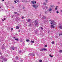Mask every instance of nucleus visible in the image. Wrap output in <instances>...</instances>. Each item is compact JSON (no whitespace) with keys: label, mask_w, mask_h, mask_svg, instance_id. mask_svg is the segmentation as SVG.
<instances>
[{"label":"nucleus","mask_w":62,"mask_h":62,"mask_svg":"<svg viewBox=\"0 0 62 62\" xmlns=\"http://www.w3.org/2000/svg\"><path fill=\"white\" fill-rule=\"evenodd\" d=\"M37 54V55H38V56H39V55L38 54Z\"/></svg>","instance_id":"64"},{"label":"nucleus","mask_w":62,"mask_h":62,"mask_svg":"<svg viewBox=\"0 0 62 62\" xmlns=\"http://www.w3.org/2000/svg\"><path fill=\"white\" fill-rule=\"evenodd\" d=\"M32 54L31 53H30L29 54V55H32Z\"/></svg>","instance_id":"34"},{"label":"nucleus","mask_w":62,"mask_h":62,"mask_svg":"<svg viewBox=\"0 0 62 62\" xmlns=\"http://www.w3.org/2000/svg\"><path fill=\"white\" fill-rule=\"evenodd\" d=\"M22 53H23V52H22V51L21 50H20L19 51V54Z\"/></svg>","instance_id":"10"},{"label":"nucleus","mask_w":62,"mask_h":62,"mask_svg":"<svg viewBox=\"0 0 62 62\" xmlns=\"http://www.w3.org/2000/svg\"><path fill=\"white\" fill-rule=\"evenodd\" d=\"M32 6L34 8H35V9H36L37 8V7H38V5H32Z\"/></svg>","instance_id":"5"},{"label":"nucleus","mask_w":62,"mask_h":62,"mask_svg":"<svg viewBox=\"0 0 62 62\" xmlns=\"http://www.w3.org/2000/svg\"><path fill=\"white\" fill-rule=\"evenodd\" d=\"M60 11L61 12H62V10H61Z\"/></svg>","instance_id":"55"},{"label":"nucleus","mask_w":62,"mask_h":62,"mask_svg":"<svg viewBox=\"0 0 62 62\" xmlns=\"http://www.w3.org/2000/svg\"><path fill=\"white\" fill-rule=\"evenodd\" d=\"M45 9V8H43V9Z\"/></svg>","instance_id":"51"},{"label":"nucleus","mask_w":62,"mask_h":62,"mask_svg":"<svg viewBox=\"0 0 62 62\" xmlns=\"http://www.w3.org/2000/svg\"><path fill=\"white\" fill-rule=\"evenodd\" d=\"M54 23H53V24L52 25H51V28H54Z\"/></svg>","instance_id":"7"},{"label":"nucleus","mask_w":62,"mask_h":62,"mask_svg":"<svg viewBox=\"0 0 62 62\" xmlns=\"http://www.w3.org/2000/svg\"><path fill=\"white\" fill-rule=\"evenodd\" d=\"M58 7L57 6H56V8H55V10H57V7Z\"/></svg>","instance_id":"25"},{"label":"nucleus","mask_w":62,"mask_h":62,"mask_svg":"<svg viewBox=\"0 0 62 62\" xmlns=\"http://www.w3.org/2000/svg\"><path fill=\"white\" fill-rule=\"evenodd\" d=\"M14 13H15V14H18V13L16 12H15Z\"/></svg>","instance_id":"31"},{"label":"nucleus","mask_w":62,"mask_h":62,"mask_svg":"<svg viewBox=\"0 0 62 62\" xmlns=\"http://www.w3.org/2000/svg\"><path fill=\"white\" fill-rule=\"evenodd\" d=\"M38 31H35V34H37V33H38Z\"/></svg>","instance_id":"15"},{"label":"nucleus","mask_w":62,"mask_h":62,"mask_svg":"<svg viewBox=\"0 0 62 62\" xmlns=\"http://www.w3.org/2000/svg\"><path fill=\"white\" fill-rule=\"evenodd\" d=\"M14 2L15 3H17V2H16V0H15Z\"/></svg>","instance_id":"42"},{"label":"nucleus","mask_w":62,"mask_h":62,"mask_svg":"<svg viewBox=\"0 0 62 62\" xmlns=\"http://www.w3.org/2000/svg\"><path fill=\"white\" fill-rule=\"evenodd\" d=\"M11 31H12V30H13V28H11Z\"/></svg>","instance_id":"29"},{"label":"nucleus","mask_w":62,"mask_h":62,"mask_svg":"<svg viewBox=\"0 0 62 62\" xmlns=\"http://www.w3.org/2000/svg\"><path fill=\"white\" fill-rule=\"evenodd\" d=\"M4 0H2L3 2H4Z\"/></svg>","instance_id":"58"},{"label":"nucleus","mask_w":62,"mask_h":62,"mask_svg":"<svg viewBox=\"0 0 62 62\" xmlns=\"http://www.w3.org/2000/svg\"><path fill=\"white\" fill-rule=\"evenodd\" d=\"M23 2H24L25 0H22Z\"/></svg>","instance_id":"35"},{"label":"nucleus","mask_w":62,"mask_h":62,"mask_svg":"<svg viewBox=\"0 0 62 62\" xmlns=\"http://www.w3.org/2000/svg\"><path fill=\"white\" fill-rule=\"evenodd\" d=\"M40 51H47V49L45 48L41 49H40Z\"/></svg>","instance_id":"3"},{"label":"nucleus","mask_w":62,"mask_h":62,"mask_svg":"<svg viewBox=\"0 0 62 62\" xmlns=\"http://www.w3.org/2000/svg\"><path fill=\"white\" fill-rule=\"evenodd\" d=\"M62 50H59V53H62Z\"/></svg>","instance_id":"19"},{"label":"nucleus","mask_w":62,"mask_h":62,"mask_svg":"<svg viewBox=\"0 0 62 62\" xmlns=\"http://www.w3.org/2000/svg\"><path fill=\"white\" fill-rule=\"evenodd\" d=\"M13 16H12V18H13Z\"/></svg>","instance_id":"60"},{"label":"nucleus","mask_w":62,"mask_h":62,"mask_svg":"<svg viewBox=\"0 0 62 62\" xmlns=\"http://www.w3.org/2000/svg\"><path fill=\"white\" fill-rule=\"evenodd\" d=\"M58 4H60V2H58Z\"/></svg>","instance_id":"54"},{"label":"nucleus","mask_w":62,"mask_h":62,"mask_svg":"<svg viewBox=\"0 0 62 62\" xmlns=\"http://www.w3.org/2000/svg\"><path fill=\"white\" fill-rule=\"evenodd\" d=\"M15 48H16V49H17L18 48H17V47H15Z\"/></svg>","instance_id":"53"},{"label":"nucleus","mask_w":62,"mask_h":62,"mask_svg":"<svg viewBox=\"0 0 62 62\" xmlns=\"http://www.w3.org/2000/svg\"><path fill=\"white\" fill-rule=\"evenodd\" d=\"M31 55H32V56H35V54H31Z\"/></svg>","instance_id":"27"},{"label":"nucleus","mask_w":62,"mask_h":62,"mask_svg":"<svg viewBox=\"0 0 62 62\" xmlns=\"http://www.w3.org/2000/svg\"><path fill=\"white\" fill-rule=\"evenodd\" d=\"M47 11H46L45 12V14H47Z\"/></svg>","instance_id":"46"},{"label":"nucleus","mask_w":62,"mask_h":62,"mask_svg":"<svg viewBox=\"0 0 62 62\" xmlns=\"http://www.w3.org/2000/svg\"><path fill=\"white\" fill-rule=\"evenodd\" d=\"M39 62H42V61L41 60H40L39 61Z\"/></svg>","instance_id":"24"},{"label":"nucleus","mask_w":62,"mask_h":62,"mask_svg":"<svg viewBox=\"0 0 62 62\" xmlns=\"http://www.w3.org/2000/svg\"><path fill=\"white\" fill-rule=\"evenodd\" d=\"M1 40L0 39V42H1Z\"/></svg>","instance_id":"63"},{"label":"nucleus","mask_w":62,"mask_h":62,"mask_svg":"<svg viewBox=\"0 0 62 62\" xmlns=\"http://www.w3.org/2000/svg\"><path fill=\"white\" fill-rule=\"evenodd\" d=\"M27 21V22H28V23H31V22H32V20L30 19H28Z\"/></svg>","instance_id":"4"},{"label":"nucleus","mask_w":62,"mask_h":62,"mask_svg":"<svg viewBox=\"0 0 62 62\" xmlns=\"http://www.w3.org/2000/svg\"><path fill=\"white\" fill-rule=\"evenodd\" d=\"M34 53H37V50H35L34 52Z\"/></svg>","instance_id":"21"},{"label":"nucleus","mask_w":62,"mask_h":62,"mask_svg":"<svg viewBox=\"0 0 62 62\" xmlns=\"http://www.w3.org/2000/svg\"><path fill=\"white\" fill-rule=\"evenodd\" d=\"M40 28L41 29V30H43V28L42 27H40Z\"/></svg>","instance_id":"20"},{"label":"nucleus","mask_w":62,"mask_h":62,"mask_svg":"<svg viewBox=\"0 0 62 62\" xmlns=\"http://www.w3.org/2000/svg\"><path fill=\"white\" fill-rule=\"evenodd\" d=\"M55 38H56V39H58V36H57L55 37Z\"/></svg>","instance_id":"28"},{"label":"nucleus","mask_w":62,"mask_h":62,"mask_svg":"<svg viewBox=\"0 0 62 62\" xmlns=\"http://www.w3.org/2000/svg\"><path fill=\"white\" fill-rule=\"evenodd\" d=\"M2 9L1 10H0V11H2Z\"/></svg>","instance_id":"62"},{"label":"nucleus","mask_w":62,"mask_h":62,"mask_svg":"<svg viewBox=\"0 0 62 62\" xmlns=\"http://www.w3.org/2000/svg\"><path fill=\"white\" fill-rule=\"evenodd\" d=\"M49 56H50L51 57H52L53 56V55H52V56H51V54H49Z\"/></svg>","instance_id":"30"},{"label":"nucleus","mask_w":62,"mask_h":62,"mask_svg":"<svg viewBox=\"0 0 62 62\" xmlns=\"http://www.w3.org/2000/svg\"><path fill=\"white\" fill-rule=\"evenodd\" d=\"M56 13H57V14H58V13H59V11H57L56 12Z\"/></svg>","instance_id":"26"},{"label":"nucleus","mask_w":62,"mask_h":62,"mask_svg":"<svg viewBox=\"0 0 62 62\" xmlns=\"http://www.w3.org/2000/svg\"><path fill=\"white\" fill-rule=\"evenodd\" d=\"M31 24H29L28 25V26H31Z\"/></svg>","instance_id":"36"},{"label":"nucleus","mask_w":62,"mask_h":62,"mask_svg":"<svg viewBox=\"0 0 62 62\" xmlns=\"http://www.w3.org/2000/svg\"><path fill=\"white\" fill-rule=\"evenodd\" d=\"M31 43H34V41H33L31 40Z\"/></svg>","instance_id":"23"},{"label":"nucleus","mask_w":62,"mask_h":62,"mask_svg":"<svg viewBox=\"0 0 62 62\" xmlns=\"http://www.w3.org/2000/svg\"><path fill=\"white\" fill-rule=\"evenodd\" d=\"M10 48L11 50H15L14 47V46L11 47Z\"/></svg>","instance_id":"6"},{"label":"nucleus","mask_w":62,"mask_h":62,"mask_svg":"<svg viewBox=\"0 0 62 62\" xmlns=\"http://www.w3.org/2000/svg\"><path fill=\"white\" fill-rule=\"evenodd\" d=\"M59 28L60 29H62V26H59Z\"/></svg>","instance_id":"11"},{"label":"nucleus","mask_w":62,"mask_h":62,"mask_svg":"<svg viewBox=\"0 0 62 62\" xmlns=\"http://www.w3.org/2000/svg\"><path fill=\"white\" fill-rule=\"evenodd\" d=\"M4 19H2V21H3H3H4Z\"/></svg>","instance_id":"57"},{"label":"nucleus","mask_w":62,"mask_h":62,"mask_svg":"<svg viewBox=\"0 0 62 62\" xmlns=\"http://www.w3.org/2000/svg\"><path fill=\"white\" fill-rule=\"evenodd\" d=\"M16 60H19V57L18 56H16Z\"/></svg>","instance_id":"12"},{"label":"nucleus","mask_w":62,"mask_h":62,"mask_svg":"<svg viewBox=\"0 0 62 62\" xmlns=\"http://www.w3.org/2000/svg\"><path fill=\"white\" fill-rule=\"evenodd\" d=\"M9 51L8 50V51H7V53H8V52Z\"/></svg>","instance_id":"59"},{"label":"nucleus","mask_w":62,"mask_h":62,"mask_svg":"<svg viewBox=\"0 0 62 62\" xmlns=\"http://www.w3.org/2000/svg\"><path fill=\"white\" fill-rule=\"evenodd\" d=\"M31 3H32L33 5H34V4H35V3H34V2L33 1H31Z\"/></svg>","instance_id":"14"},{"label":"nucleus","mask_w":62,"mask_h":62,"mask_svg":"<svg viewBox=\"0 0 62 62\" xmlns=\"http://www.w3.org/2000/svg\"><path fill=\"white\" fill-rule=\"evenodd\" d=\"M52 10V8H50L48 9V11H51Z\"/></svg>","instance_id":"9"},{"label":"nucleus","mask_w":62,"mask_h":62,"mask_svg":"<svg viewBox=\"0 0 62 62\" xmlns=\"http://www.w3.org/2000/svg\"><path fill=\"white\" fill-rule=\"evenodd\" d=\"M18 32H21V31L20 30H19L18 31Z\"/></svg>","instance_id":"50"},{"label":"nucleus","mask_w":62,"mask_h":62,"mask_svg":"<svg viewBox=\"0 0 62 62\" xmlns=\"http://www.w3.org/2000/svg\"><path fill=\"white\" fill-rule=\"evenodd\" d=\"M6 47V46L5 45H3L1 47V48L2 49L3 51L4 50V51L5 50V47Z\"/></svg>","instance_id":"2"},{"label":"nucleus","mask_w":62,"mask_h":62,"mask_svg":"<svg viewBox=\"0 0 62 62\" xmlns=\"http://www.w3.org/2000/svg\"><path fill=\"white\" fill-rule=\"evenodd\" d=\"M29 49L30 50L29 51V52H32V50L31 49V48H29Z\"/></svg>","instance_id":"22"},{"label":"nucleus","mask_w":62,"mask_h":62,"mask_svg":"<svg viewBox=\"0 0 62 62\" xmlns=\"http://www.w3.org/2000/svg\"><path fill=\"white\" fill-rule=\"evenodd\" d=\"M60 35H62V34H60L59 35V36H60Z\"/></svg>","instance_id":"49"},{"label":"nucleus","mask_w":62,"mask_h":62,"mask_svg":"<svg viewBox=\"0 0 62 62\" xmlns=\"http://www.w3.org/2000/svg\"><path fill=\"white\" fill-rule=\"evenodd\" d=\"M22 19H23L24 18V17H23V16H22Z\"/></svg>","instance_id":"43"},{"label":"nucleus","mask_w":62,"mask_h":62,"mask_svg":"<svg viewBox=\"0 0 62 62\" xmlns=\"http://www.w3.org/2000/svg\"><path fill=\"white\" fill-rule=\"evenodd\" d=\"M34 3L35 4H36V3H37V2L36 1H34Z\"/></svg>","instance_id":"44"},{"label":"nucleus","mask_w":62,"mask_h":62,"mask_svg":"<svg viewBox=\"0 0 62 62\" xmlns=\"http://www.w3.org/2000/svg\"><path fill=\"white\" fill-rule=\"evenodd\" d=\"M46 7V8L47 9V8H48V7Z\"/></svg>","instance_id":"56"},{"label":"nucleus","mask_w":62,"mask_h":62,"mask_svg":"<svg viewBox=\"0 0 62 62\" xmlns=\"http://www.w3.org/2000/svg\"><path fill=\"white\" fill-rule=\"evenodd\" d=\"M0 54H1V55H2V53H1V52H0Z\"/></svg>","instance_id":"47"},{"label":"nucleus","mask_w":62,"mask_h":62,"mask_svg":"<svg viewBox=\"0 0 62 62\" xmlns=\"http://www.w3.org/2000/svg\"><path fill=\"white\" fill-rule=\"evenodd\" d=\"M45 47H47V45H45Z\"/></svg>","instance_id":"37"},{"label":"nucleus","mask_w":62,"mask_h":62,"mask_svg":"<svg viewBox=\"0 0 62 62\" xmlns=\"http://www.w3.org/2000/svg\"><path fill=\"white\" fill-rule=\"evenodd\" d=\"M6 6H7V8H8V5H6Z\"/></svg>","instance_id":"52"},{"label":"nucleus","mask_w":62,"mask_h":62,"mask_svg":"<svg viewBox=\"0 0 62 62\" xmlns=\"http://www.w3.org/2000/svg\"><path fill=\"white\" fill-rule=\"evenodd\" d=\"M15 40H17V41H18V40H19V39H18L17 38L16 39H15Z\"/></svg>","instance_id":"18"},{"label":"nucleus","mask_w":62,"mask_h":62,"mask_svg":"<svg viewBox=\"0 0 62 62\" xmlns=\"http://www.w3.org/2000/svg\"><path fill=\"white\" fill-rule=\"evenodd\" d=\"M13 38H14V39H15V37H14Z\"/></svg>","instance_id":"61"},{"label":"nucleus","mask_w":62,"mask_h":62,"mask_svg":"<svg viewBox=\"0 0 62 62\" xmlns=\"http://www.w3.org/2000/svg\"><path fill=\"white\" fill-rule=\"evenodd\" d=\"M51 7H52V8H54V6H53V5H51Z\"/></svg>","instance_id":"41"},{"label":"nucleus","mask_w":62,"mask_h":62,"mask_svg":"<svg viewBox=\"0 0 62 62\" xmlns=\"http://www.w3.org/2000/svg\"><path fill=\"white\" fill-rule=\"evenodd\" d=\"M37 43H38L39 44V43H40V42H37Z\"/></svg>","instance_id":"45"},{"label":"nucleus","mask_w":62,"mask_h":62,"mask_svg":"<svg viewBox=\"0 0 62 62\" xmlns=\"http://www.w3.org/2000/svg\"><path fill=\"white\" fill-rule=\"evenodd\" d=\"M52 44H54V41H53L52 42H51Z\"/></svg>","instance_id":"17"},{"label":"nucleus","mask_w":62,"mask_h":62,"mask_svg":"<svg viewBox=\"0 0 62 62\" xmlns=\"http://www.w3.org/2000/svg\"><path fill=\"white\" fill-rule=\"evenodd\" d=\"M16 28L17 29H19V27L18 26H17L16 27Z\"/></svg>","instance_id":"16"},{"label":"nucleus","mask_w":62,"mask_h":62,"mask_svg":"<svg viewBox=\"0 0 62 62\" xmlns=\"http://www.w3.org/2000/svg\"><path fill=\"white\" fill-rule=\"evenodd\" d=\"M23 60H21V62H23Z\"/></svg>","instance_id":"48"},{"label":"nucleus","mask_w":62,"mask_h":62,"mask_svg":"<svg viewBox=\"0 0 62 62\" xmlns=\"http://www.w3.org/2000/svg\"><path fill=\"white\" fill-rule=\"evenodd\" d=\"M26 41L27 42H28V41H29V40L28 39L26 40Z\"/></svg>","instance_id":"32"},{"label":"nucleus","mask_w":62,"mask_h":62,"mask_svg":"<svg viewBox=\"0 0 62 62\" xmlns=\"http://www.w3.org/2000/svg\"><path fill=\"white\" fill-rule=\"evenodd\" d=\"M43 5H46V4L45 2H44L43 4Z\"/></svg>","instance_id":"33"},{"label":"nucleus","mask_w":62,"mask_h":62,"mask_svg":"<svg viewBox=\"0 0 62 62\" xmlns=\"http://www.w3.org/2000/svg\"><path fill=\"white\" fill-rule=\"evenodd\" d=\"M20 42H23V40H22L21 39L20 40Z\"/></svg>","instance_id":"40"},{"label":"nucleus","mask_w":62,"mask_h":62,"mask_svg":"<svg viewBox=\"0 0 62 62\" xmlns=\"http://www.w3.org/2000/svg\"><path fill=\"white\" fill-rule=\"evenodd\" d=\"M51 22L50 23L51 24H53V23H54V21H51Z\"/></svg>","instance_id":"13"},{"label":"nucleus","mask_w":62,"mask_h":62,"mask_svg":"<svg viewBox=\"0 0 62 62\" xmlns=\"http://www.w3.org/2000/svg\"><path fill=\"white\" fill-rule=\"evenodd\" d=\"M44 19H45L46 18V17L45 16H43Z\"/></svg>","instance_id":"39"},{"label":"nucleus","mask_w":62,"mask_h":62,"mask_svg":"<svg viewBox=\"0 0 62 62\" xmlns=\"http://www.w3.org/2000/svg\"><path fill=\"white\" fill-rule=\"evenodd\" d=\"M16 0V1H17V2H19V1H20V0Z\"/></svg>","instance_id":"38"},{"label":"nucleus","mask_w":62,"mask_h":62,"mask_svg":"<svg viewBox=\"0 0 62 62\" xmlns=\"http://www.w3.org/2000/svg\"><path fill=\"white\" fill-rule=\"evenodd\" d=\"M3 60L4 61H5L6 62L7 61V59L6 58H4L3 59Z\"/></svg>","instance_id":"8"},{"label":"nucleus","mask_w":62,"mask_h":62,"mask_svg":"<svg viewBox=\"0 0 62 62\" xmlns=\"http://www.w3.org/2000/svg\"><path fill=\"white\" fill-rule=\"evenodd\" d=\"M35 26H37V27H38L39 26V24L38 21H37V20H35Z\"/></svg>","instance_id":"1"}]
</instances>
